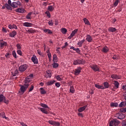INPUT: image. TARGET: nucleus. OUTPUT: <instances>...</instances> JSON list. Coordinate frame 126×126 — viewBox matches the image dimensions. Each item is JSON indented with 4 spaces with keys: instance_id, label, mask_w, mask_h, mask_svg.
I'll list each match as a JSON object with an SVG mask.
<instances>
[{
    "instance_id": "0e129e2a",
    "label": "nucleus",
    "mask_w": 126,
    "mask_h": 126,
    "mask_svg": "<svg viewBox=\"0 0 126 126\" xmlns=\"http://www.w3.org/2000/svg\"><path fill=\"white\" fill-rule=\"evenodd\" d=\"M78 116H79V117H81V118H83V114L82 113H78Z\"/></svg>"
},
{
    "instance_id": "f03ea898",
    "label": "nucleus",
    "mask_w": 126,
    "mask_h": 126,
    "mask_svg": "<svg viewBox=\"0 0 126 126\" xmlns=\"http://www.w3.org/2000/svg\"><path fill=\"white\" fill-rule=\"evenodd\" d=\"M74 65H77L78 64H84V60L83 59H77L73 61Z\"/></svg>"
},
{
    "instance_id": "4c0bfd02",
    "label": "nucleus",
    "mask_w": 126,
    "mask_h": 126,
    "mask_svg": "<svg viewBox=\"0 0 126 126\" xmlns=\"http://www.w3.org/2000/svg\"><path fill=\"white\" fill-rule=\"evenodd\" d=\"M12 54L15 59H17V56L16 55V52H15V51H13Z\"/></svg>"
},
{
    "instance_id": "c85d7f7f",
    "label": "nucleus",
    "mask_w": 126,
    "mask_h": 126,
    "mask_svg": "<svg viewBox=\"0 0 126 126\" xmlns=\"http://www.w3.org/2000/svg\"><path fill=\"white\" fill-rule=\"evenodd\" d=\"M77 31H78V29H75L70 34L72 35V36L73 37V36H74V35H75V34L77 33Z\"/></svg>"
},
{
    "instance_id": "de8ad7c7",
    "label": "nucleus",
    "mask_w": 126,
    "mask_h": 126,
    "mask_svg": "<svg viewBox=\"0 0 126 126\" xmlns=\"http://www.w3.org/2000/svg\"><path fill=\"white\" fill-rule=\"evenodd\" d=\"M60 124L59 122L54 121L53 126H60Z\"/></svg>"
},
{
    "instance_id": "052dcab7",
    "label": "nucleus",
    "mask_w": 126,
    "mask_h": 126,
    "mask_svg": "<svg viewBox=\"0 0 126 126\" xmlns=\"http://www.w3.org/2000/svg\"><path fill=\"white\" fill-rule=\"evenodd\" d=\"M55 86H57L58 88L60 87L61 86V84L60 83H56Z\"/></svg>"
},
{
    "instance_id": "69168bd1",
    "label": "nucleus",
    "mask_w": 126,
    "mask_h": 126,
    "mask_svg": "<svg viewBox=\"0 0 126 126\" xmlns=\"http://www.w3.org/2000/svg\"><path fill=\"white\" fill-rule=\"evenodd\" d=\"M20 124V125H21L22 126H27V125L24 124V123L23 122H21Z\"/></svg>"
},
{
    "instance_id": "4d7b16f0",
    "label": "nucleus",
    "mask_w": 126,
    "mask_h": 126,
    "mask_svg": "<svg viewBox=\"0 0 126 126\" xmlns=\"http://www.w3.org/2000/svg\"><path fill=\"white\" fill-rule=\"evenodd\" d=\"M1 116L3 119H5V120L7 119V117H5V114L4 113H2Z\"/></svg>"
},
{
    "instance_id": "6e6552de",
    "label": "nucleus",
    "mask_w": 126,
    "mask_h": 126,
    "mask_svg": "<svg viewBox=\"0 0 126 126\" xmlns=\"http://www.w3.org/2000/svg\"><path fill=\"white\" fill-rule=\"evenodd\" d=\"M21 4V3H20V1H17V2H13L11 4V6L12 7H14L16 8V7H18V5H20Z\"/></svg>"
},
{
    "instance_id": "dca6fc26",
    "label": "nucleus",
    "mask_w": 126,
    "mask_h": 126,
    "mask_svg": "<svg viewBox=\"0 0 126 126\" xmlns=\"http://www.w3.org/2000/svg\"><path fill=\"white\" fill-rule=\"evenodd\" d=\"M116 31H118V30H117V29L115 28L110 27L108 29L109 32H112V33H114V32H116Z\"/></svg>"
},
{
    "instance_id": "39448f33",
    "label": "nucleus",
    "mask_w": 126,
    "mask_h": 126,
    "mask_svg": "<svg viewBox=\"0 0 126 126\" xmlns=\"http://www.w3.org/2000/svg\"><path fill=\"white\" fill-rule=\"evenodd\" d=\"M26 69H27V64H26L22 65L19 67V71H21V72L25 71Z\"/></svg>"
},
{
    "instance_id": "2eb2a0df",
    "label": "nucleus",
    "mask_w": 126,
    "mask_h": 126,
    "mask_svg": "<svg viewBox=\"0 0 126 126\" xmlns=\"http://www.w3.org/2000/svg\"><path fill=\"white\" fill-rule=\"evenodd\" d=\"M86 108H87V105H86L83 107H80L78 109V111L79 113H82V112H83V111H84L85 110V109H86Z\"/></svg>"
},
{
    "instance_id": "09e8293b",
    "label": "nucleus",
    "mask_w": 126,
    "mask_h": 126,
    "mask_svg": "<svg viewBox=\"0 0 126 126\" xmlns=\"http://www.w3.org/2000/svg\"><path fill=\"white\" fill-rule=\"evenodd\" d=\"M48 24L49 25H50V26H53V25H54V23H53V20L49 21L48 22Z\"/></svg>"
},
{
    "instance_id": "1a4fd4ad",
    "label": "nucleus",
    "mask_w": 126,
    "mask_h": 126,
    "mask_svg": "<svg viewBox=\"0 0 126 126\" xmlns=\"http://www.w3.org/2000/svg\"><path fill=\"white\" fill-rule=\"evenodd\" d=\"M82 69V68L81 67H77L76 69L74 70V74L75 75H79V74L81 72V70Z\"/></svg>"
},
{
    "instance_id": "8fccbe9b",
    "label": "nucleus",
    "mask_w": 126,
    "mask_h": 126,
    "mask_svg": "<svg viewBox=\"0 0 126 126\" xmlns=\"http://www.w3.org/2000/svg\"><path fill=\"white\" fill-rule=\"evenodd\" d=\"M45 14H47V16H48V17H49V18H50V17H51V14H50V12L46 11Z\"/></svg>"
},
{
    "instance_id": "2f4dec72",
    "label": "nucleus",
    "mask_w": 126,
    "mask_h": 126,
    "mask_svg": "<svg viewBox=\"0 0 126 126\" xmlns=\"http://www.w3.org/2000/svg\"><path fill=\"white\" fill-rule=\"evenodd\" d=\"M111 107H118L119 106V104L117 103H113L111 102L110 103Z\"/></svg>"
},
{
    "instance_id": "c03bdc74",
    "label": "nucleus",
    "mask_w": 126,
    "mask_h": 126,
    "mask_svg": "<svg viewBox=\"0 0 126 126\" xmlns=\"http://www.w3.org/2000/svg\"><path fill=\"white\" fill-rule=\"evenodd\" d=\"M17 53L18 55H19L20 56H22V51H21V49H18L17 51Z\"/></svg>"
},
{
    "instance_id": "9b49d317",
    "label": "nucleus",
    "mask_w": 126,
    "mask_h": 126,
    "mask_svg": "<svg viewBox=\"0 0 126 126\" xmlns=\"http://www.w3.org/2000/svg\"><path fill=\"white\" fill-rule=\"evenodd\" d=\"M111 78H112V79H115L116 80H118V79H121L122 77L121 76V75L113 74L111 75Z\"/></svg>"
},
{
    "instance_id": "a211bd4d",
    "label": "nucleus",
    "mask_w": 126,
    "mask_h": 126,
    "mask_svg": "<svg viewBox=\"0 0 126 126\" xmlns=\"http://www.w3.org/2000/svg\"><path fill=\"white\" fill-rule=\"evenodd\" d=\"M113 84L115 86V89H118V88H119V85H120V83L118 82V81H115Z\"/></svg>"
},
{
    "instance_id": "423d86ee",
    "label": "nucleus",
    "mask_w": 126,
    "mask_h": 126,
    "mask_svg": "<svg viewBox=\"0 0 126 126\" xmlns=\"http://www.w3.org/2000/svg\"><path fill=\"white\" fill-rule=\"evenodd\" d=\"M7 46V43L5 41H3V40H0V49H3L4 47Z\"/></svg>"
},
{
    "instance_id": "9d476101",
    "label": "nucleus",
    "mask_w": 126,
    "mask_h": 126,
    "mask_svg": "<svg viewBox=\"0 0 126 126\" xmlns=\"http://www.w3.org/2000/svg\"><path fill=\"white\" fill-rule=\"evenodd\" d=\"M90 67L94 71H100V69L97 65H91Z\"/></svg>"
},
{
    "instance_id": "603ef678",
    "label": "nucleus",
    "mask_w": 126,
    "mask_h": 126,
    "mask_svg": "<svg viewBox=\"0 0 126 126\" xmlns=\"http://www.w3.org/2000/svg\"><path fill=\"white\" fill-rule=\"evenodd\" d=\"M16 47L18 50H21V46L20 45V44H17L16 45Z\"/></svg>"
},
{
    "instance_id": "338daca9",
    "label": "nucleus",
    "mask_w": 126,
    "mask_h": 126,
    "mask_svg": "<svg viewBox=\"0 0 126 126\" xmlns=\"http://www.w3.org/2000/svg\"><path fill=\"white\" fill-rule=\"evenodd\" d=\"M47 4H48V2H44L43 3V5H44V6H47Z\"/></svg>"
},
{
    "instance_id": "e2e57ef3",
    "label": "nucleus",
    "mask_w": 126,
    "mask_h": 126,
    "mask_svg": "<svg viewBox=\"0 0 126 126\" xmlns=\"http://www.w3.org/2000/svg\"><path fill=\"white\" fill-rule=\"evenodd\" d=\"M13 29H17V26L15 25H12Z\"/></svg>"
},
{
    "instance_id": "58836bf2",
    "label": "nucleus",
    "mask_w": 126,
    "mask_h": 126,
    "mask_svg": "<svg viewBox=\"0 0 126 126\" xmlns=\"http://www.w3.org/2000/svg\"><path fill=\"white\" fill-rule=\"evenodd\" d=\"M58 60V57L57 56V55L54 54L53 55V62H57Z\"/></svg>"
},
{
    "instance_id": "20e7f679",
    "label": "nucleus",
    "mask_w": 126,
    "mask_h": 126,
    "mask_svg": "<svg viewBox=\"0 0 126 126\" xmlns=\"http://www.w3.org/2000/svg\"><path fill=\"white\" fill-rule=\"evenodd\" d=\"M2 102L5 104H8V100H6L3 94H0V103Z\"/></svg>"
},
{
    "instance_id": "680f3d73",
    "label": "nucleus",
    "mask_w": 126,
    "mask_h": 126,
    "mask_svg": "<svg viewBox=\"0 0 126 126\" xmlns=\"http://www.w3.org/2000/svg\"><path fill=\"white\" fill-rule=\"evenodd\" d=\"M122 102V105L123 106V107H126V101H123Z\"/></svg>"
},
{
    "instance_id": "13d9d810",
    "label": "nucleus",
    "mask_w": 126,
    "mask_h": 126,
    "mask_svg": "<svg viewBox=\"0 0 126 126\" xmlns=\"http://www.w3.org/2000/svg\"><path fill=\"white\" fill-rule=\"evenodd\" d=\"M75 51L76 52V53H77L78 54H79L80 53V50L79 49V48H76V49L75 50Z\"/></svg>"
},
{
    "instance_id": "e433bc0d",
    "label": "nucleus",
    "mask_w": 126,
    "mask_h": 126,
    "mask_svg": "<svg viewBox=\"0 0 126 126\" xmlns=\"http://www.w3.org/2000/svg\"><path fill=\"white\" fill-rule=\"evenodd\" d=\"M52 65L54 68H57V67L59 66V64H58V63H56V62H54Z\"/></svg>"
},
{
    "instance_id": "864d4df0",
    "label": "nucleus",
    "mask_w": 126,
    "mask_h": 126,
    "mask_svg": "<svg viewBox=\"0 0 126 126\" xmlns=\"http://www.w3.org/2000/svg\"><path fill=\"white\" fill-rule=\"evenodd\" d=\"M55 121H52V120H49L48 121V123L50 124V125H52V126H54Z\"/></svg>"
},
{
    "instance_id": "6ab92c4d",
    "label": "nucleus",
    "mask_w": 126,
    "mask_h": 126,
    "mask_svg": "<svg viewBox=\"0 0 126 126\" xmlns=\"http://www.w3.org/2000/svg\"><path fill=\"white\" fill-rule=\"evenodd\" d=\"M16 34H17L16 31H14L9 33V36L11 38H14V36L16 35Z\"/></svg>"
},
{
    "instance_id": "774afa93",
    "label": "nucleus",
    "mask_w": 126,
    "mask_h": 126,
    "mask_svg": "<svg viewBox=\"0 0 126 126\" xmlns=\"http://www.w3.org/2000/svg\"><path fill=\"white\" fill-rule=\"evenodd\" d=\"M122 126H126V121L123 123Z\"/></svg>"
},
{
    "instance_id": "3c124183",
    "label": "nucleus",
    "mask_w": 126,
    "mask_h": 126,
    "mask_svg": "<svg viewBox=\"0 0 126 126\" xmlns=\"http://www.w3.org/2000/svg\"><path fill=\"white\" fill-rule=\"evenodd\" d=\"M67 46H68V44L67 43V42H65L64 43V46H62V49H64L65 48H66V47H67Z\"/></svg>"
},
{
    "instance_id": "cd10ccee",
    "label": "nucleus",
    "mask_w": 126,
    "mask_h": 126,
    "mask_svg": "<svg viewBox=\"0 0 126 126\" xmlns=\"http://www.w3.org/2000/svg\"><path fill=\"white\" fill-rule=\"evenodd\" d=\"M28 33H35L36 32V31L35 30H33V29H30L27 31Z\"/></svg>"
},
{
    "instance_id": "412c9836",
    "label": "nucleus",
    "mask_w": 126,
    "mask_h": 126,
    "mask_svg": "<svg viewBox=\"0 0 126 126\" xmlns=\"http://www.w3.org/2000/svg\"><path fill=\"white\" fill-rule=\"evenodd\" d=\"M43 32H44V33H48V34H53V32L49 29L43 30Z\"/></svg>"
},
{
    "instance_id": "4468645a",
    "label": "nucleus",
    "mask_w": 126,
    "mask_h": 126,
    "mask_svg": "<svg viewBox=\"0 0 126 126\" xmlns=\"http://www.w3.org/2000/svg\"><path fill=\"white\" fill-rule=\"evenodd\" d=\"M86 40L87 41V42H89V43H91V42H92V37L89 35V34H87L86 36Z\"/></svg>"
},
{
    "instance_id": "49530a36",
    "label": "nucleus",
    "mask_w": 126,
    "mask_h": 126,
    "mask_svg": "<svg viewBox=\"0 0 126 126\" xmlns=\"http://www.w3.org/2000/svg\"><path fill=\"white\" fill-rule=\"evenodd\" d=\"M56 78L57 80H59V81H62V78L60 76V75H58L56 77Z\"/></svg>"
},
{
    "instance_id": "c756f323",
    "label": "nucleus",
    "mask_w": 126,
    "mask_h": 126,
    "mask_svg": "<svg viewBox=\"0 0 126 126\" xmlns=\"http://www.w3.org/2000/svg\"><path fill=\"white\" fill-rule=\"evenodd\" d=\"M104 89L109 88V83L108 82H104L103 83Z\"/></svg>"
},
{
    "instance_id": "5701e85b",
    "label": "nucleus",
    "mask_w": 126,
    "mask_h": 126,
    "mask_svg": "<svg viewBox=\"0 0 126 126\" xmlns=\"http://www.w3.org/2000/svg\"><path fill=\"white\" fill-rule=\"evenodd\" d=\"M85 42V39H83L80 41H79L77 43V45L78 46H79V47H82V45L83 44V43H84Z\"/></svg>"
},
{
    "instance_id": "5fc2aeb1",
    "label": "nucleus",
    "mask_w": 126,
    "mask_h": 126,
    "mask_svg": "<svg viewBox=\"0 0 126 126\" xmlns=\"http://www.w3.org/2000/svg\"><path fill=\"white\" fill-rule=\"evenodd\" d=\"M33 89H34V86H33V85H32V86H31V88H30V89H29V92H31V91H32L33 90Z\"/></svg>"
},
{
    "instance_id": "f704fd0d",
    "label": "nucleus",
    "mask_w": 126,
    "mask_h": 126,
    "mask_svg": "<svg viewBox=\"0 0 126 126\" xmlns=\"http://www.w3.org/2000/svg\"><path fill=\"white\" fill-rule=\"evenodd\" d=\"M40 90L41 94H46V93H47L46 91H45V90H44V89L43 88H41L40 89Z\"/></svg>"
},
{
    "instance_id": "a878e982",
    "label": "nucleus",
    "mask_w": 126,
    "mask_h": 126,
    "mask_svg": "<svg viewBox=\"0 0 126 126\" xmlns=\"http://www.w3.org/2000/svg\"><path fill=\"white\" fill-rule=\"evenodd\" d=\"M84 22L85 24L87 25H90V23H89V21L88 19H86V18H84L83 19Z\"/></svg>"
},
{
    "instance_id": "c9c22d12",
    "label": "nucleus",
    "mask_w": 126,
    "mask_h": 126,
    "mask_svg": "<svg viewBox=\"0 0 126 126\" xmlns=\"http://www.w3.org/2000/svg\"><path fill=\"white\" fill-rule=\"evenodd\" d=\"M120 0H115V1L114 3V6L116 7L118 4H119V2H120Z\"/></svg>"
},
{
    "instance_id": "4be33fe9",
    "label": "nucleus",
    "mask_w": 126,
    "mask_h": 126,
    "mask_svg": "<svg viewBox=\"0 0 126 126\" xmlns=\"http://www.w3.org/2000/svg\"><path fill=\"white\" fill-rule=\"evenodd\" d=\"M39 110L41 111V112H42L43 114H46V115H48V114H49V112H48V111L45 108H39Z\"/></svg>"
},
{
    "instance_id": "a19ab883",
    "label": "nucleus",
    "mask_w": 126,
    "mask_h": 126,
    "mask_svg": "<svg viewBox=\"0 0 126 126\" xmlns=\"http://www.w3.org/2000/svg\"><path fill=\"white\" fill-rule=\"evenodd\" d=\"M74 88H73V86H71L70 87V92H71V93H74Z\"/></svg>"
},
{
    "instance_id": "ddd939ff",
    "label": "nucleus",
    "mask_w": 126,
    "mask_h": 126,
    "mask_svg": "<svg viewBox=\"0 0 126 126\" xmlns=\"http://www.w3.org/2000/svg\"><path fill=\"white\" fill-rule=\"evenodd\" d=\"M117 117H118V119H119V120H123L124 118H125V115L122 113H118L117 114Z\"/></svg>"
},
{
    "instance_id": "aec40b11",
    "label": "nucleus",
    "mask_w": 126,
    "mask_h": 126,
    "mask_svg": "<svg viewBox=\"0 0 126 126\" xmlns=\"http://www.w3.org/2000/svg\"><path fill=\"white\" fill-rule=\"evenodd\" d=\"M23 26H25V27H32V24L31 23L25 22L23 24Z\"/></svg>"
},
{
    "instance_id": "6e6d98bb",
    "label": "nucleus",
    "mask_w": 126,
    "mask_h": 126,
    "mask_svg": "<svg viewBox=\"0 0 126 126\" xmlns=\"http://www.w3.org/2000/svg\"><path fill=\"white\" fill-rule=\"evenodd\" d=\"M113 60H118L119 59V57L116 55H114L113 57H112Z\"/></svg>"
},
{
    "instance_id": "ea45409f",
    "label": "nucleus",
    "mask_w": 126,
    "mask_h": 126,
    "mask_svg": "<svg viewBox=\"0 0 126 126\" xmlns=\"http://www.w3.org/2000/svg\"><path fill=\"white\" fill-rule=\"evenodd\" d=\"M10 56H11V54L9 53H7L5 55V57L6 59H9L10 58Z\"/></svg>"
},
{
    "instance_id": "393cba45",
    "label": "nucleus",
    "mask_w": 126,
    "mask_h": 126,
    "mask_svg": "<svg viewBox=\"0 0 126 126\" xmlns=\"http://www.w3.org/2000/svg\"><path fill=\"white\" fill-rule=\"evenodd\" d=\"M55 82H56V81L55 80L50 81L46 83V85H47V86H50V85L54 84Z\"/></svg>"
},
{
    "instance_id": "f8f14e48",
    "label": "nucleus",
    "mask_w": 126,
    "mask_h": 126,
    "mask_svg": "<svg viewBox=\"0 0 126 126\" xmlns=\"http://www.w3.org/2000/svg\"><path fill=\"white\" fill-rule=\"evenodd\" d=\"M26 12V10L22 8L16 9V12H18V13H25Z\"/></svg>"
},
{
    "instance_id": "b1692460",
    "label": "nucleus",
    "mask_w": 126,
    "mask_h": 126,
    "mask_svg": "<svg viewBox=\"0 0 126 126\" xmlns=\"http://www.w3.org/2000/svg\"><path fill=\"white\" fill-rule=\"evenodd\" d=\"M95 87H96L98 89H105V87H104V86L98 84H95Z\"/></svg>"
},
{
    "instance_id": "bb28decb",
    "label": "nucleus",
    "mask_w": 126,
    "mask_h": 126,
    "mask_svg": "<svg viewBox=\"0 0 126 126\" xmlns=\"http://www.w3.org/2000/svg\"><path fill=\"white\" fill-rule=\"evenodd\" d=\"M31 15H32V12L29 13L26 16V19H31Z\"/></svg>"
},
{
    "instance_id": "79ce46f5",
    "label": "nucleus",
    "mask_w": 126,
    "mask_h": 126,
    "mask_svg": "<svg viewBox=\"0 0 126 126\" xmlns=\"http://www.w3.org/2000/svg\"><path fill=\"white\" fill-rule=\"evenodd\" d=\"M40 106L41 107H43V108H46L47 109H49V107L48 106V105H47L45 104L44 103H41Z\"/></svg>"
},
{
    "instance_id": "37998d69",
    "label": "nucleus",
    "mask_w": 126,
    "mask_h": 126,
    "mask_svg": "<svg viewBox=\"0 0 126 126\" xmlns=\"http://www.w3.org/2000/svg\"><path fill=\"white\" fill-rule=\"evenodd\" d=\"M17 74H18V70L16 69L14 72L12 74V75H13V76H16Z\"/></svg>"
},
{
    "instance_id": "7c9ffc66",
    "label": "nucleus",
    "mask_w": 126,
    "mask_h": 126,
    "mask_svg": "<svg viewBox=\"0 0 126 126\" xmlns=\"http://www.w3.org/2000/svg\"><path fill=\"white\" fill-rule=\"evenodd\" d=\"M6 8L8 9V10H12V8H11V6L9 5L8 4H5Z\"/></svg>"
},
{
    "instance_id": "7ed1b4c3",
    "label": "nucleus",
    "mask_w": 126,
    "mask_h": 126,
    "mask_svg": "<svg viewBox=\"0 0 126 126\" xmlns=\"http://www.w3.org/2000/svg\"><path fill=\"white\" fill-rule=\"evenodd\" d=\"M120 124V121L117 119H114L109 122V126H117Z\"/></svg>"
},
{
    "instance_id": "f257e3e1",
    "label": "nucleus",
    "mask_w": 126,
    "mask_h": 126,
    "mask_svg": "<svg viewBox=\"0 0 126 126\" xmlns=\"http://www.w3.org/2000/svg\"><path fill=\"white\" fill-rule=\"evenodd\" d=\"M30 79L26 78L24 81V84L23 85H20V92H19V93H21V94H24V92L27 90V89L29 87V83L30 82Z\"/></svg>"
},
{
    "instance_id": "bf43d9fd",
    "label": "nucleus",
    "mask_w": 126,
    "mask_h": 126,
    "mask_svg": "<svg viewBox=\"0 0 126 126\" xmlns=\"http://www.w3.org/2000/svg\"><path fill=\"white\" fill-rule=\"evenodd\" d=\"M2 32H4V33L7 32V31H6V29H5V28H2Z\"/></svg>"
},
{
    "instance_id": "f3484780",
    "label": "nucleus",
    "mask_w": 126,
    "mask_h": 126,
    "mask_svg": "<svg viewBox=\"0 0 126 126\" xmlns=\"http://www.w3.org/2000/svg\"><path fill=\"white\" fill-rule=\"evenodd\" d=\"M101 51L102 53H108L109 52V48L107 46H104L102 48Z\"/></svg>"
},
{
    "instance_id": "0eeeda50",
    "label": "nucleus",
    "mask_w": 126,
    "mask_h": 126,
    "mask_svg": "<svg viewBox=\"0 0 126 126\" xmlns=\"http://www.w3.org/2000/svg\"><path fill=\"white\" fill-rule=\"evenodd\" d=\"M32 62L34 64H38V63H39L38 61V59L37 58V57L35 55H33L32 57Z\"/></svg>"
},
{
    "instance_id": "72a5a7b5",
    "label": "nucleus",
    "mask_w": 126,
    "mask_h": 126,
    "mask_svg": "<svg viewBox=\"0 0 126 126\" xmlns=\"http://www.w3.org/2000/svg\"><path fill=\"white\" fill-rule=\"evenodd\" d=\"M54 9V7H53V6L52 5L48 6V10H49V11H53Z\"/></svg>"
},
{
    "instance_id": "473e14b6",
    "label": "nucleus",
    "mask_w": 126,
    "mask_h": 126,
    "mask_svg": "<svg viewBox=\"0 0 126 126\" xmlns=\"http://www.w3.org/2000/svg\"><path fill=\"white\" fill-rule=\"evenodd\" d=\"M61 32H62L63 34H66V32H67V30H66V29L65 28H62L61 29Z\"/></svg>"
},
{
    "instance_id": "a18cd8bd",
    "label": "nucleus",
    "mask_w": 126,
    "mask_h": 126,
    "mask_svg": "<svg viewBox=\"0 0 126 126\" xmlns=\"http://www.w3.org/2000/svg\"><path fill=\"white\" fill-rule=\"evenodd\" d=\"M121 113H126V107L125 108H121L120 109Z\"/></svg>"
}]
</instances>
